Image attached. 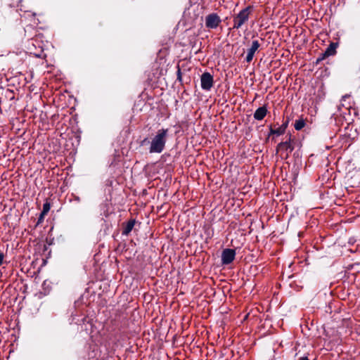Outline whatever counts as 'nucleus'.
<instances>
[{
  "label": "nucleus",
  "mask_w": 360,
  "mask_h": 360,
  "mask_svg": "<svg viewBox=\"0 0 360 360\" xmlns=\"http://www.w3.org/2000/svg\"><path fill=\"white\" fill-rule=\"evenodd\" d=\"M236 256V251L233 249H225L221 254V261L224 264L232 262Z\"/></svg>",
  "instance_id": "nucleus-3"
},
{
  "label": "nucleus",
  "mask_w": 360,
  "mask_h": 360,
  "mask_svg": "<svg viewBox=\"0 0 360 360\" xmlns=\"http://www.w3.org/2000/svg\"><path fill=\"white\" fill-rule=\"evenodd\" d=\"M294 149L293 146L291 144L290 137L288 141H285V142L280 143L277 146L278 150H286L287 153H290Z\"/></svg>",
  "instance_id": "nucleus-7"
},
{
  "label": "nucleus",
  "mask_w": 360,
  "mask_h": 360,
  "mask_svg": "<svg viewBox=\"0 0 360 360\" xmlns=\"http://www.w3.org/2000/svg\"><path fill=\"white\" fill-rule=\"evenodd\" d=\"M134 226V221H129L123 231V234L128 235L129 233V232L132 230Z\"/></svg>",
  "instance_id": "nucleus-9"
},
{
  "label": "nucleus",
  "mask_w": 360,
  "mask_h": 360,
  "mask_svg": "<svg viewBox=\"0 0 360 360\" xmlns=\"http://www.w3.org/2000/svg\"><path fill=\"white\" fill-rule=\"evenodd\" d=\"M266 114V109L264 107L259 108L254 114V117L256 120H262Z\"/></svg>",
  "instance_id": "nucleus-8"
},
{
  "label": "nucleus",
  "mask_w": 360,
  "mask_h": 360,
  "mask_svg": "<svg viewBox=\"0 0 360 360\" xmlns=\"http://www.w3.org/2000/svg\"><path fill=\"white\" fill-rule=\"evenodd\" d=\"M259 47V44L257 41H253L251 45V47L248 50V54L246 56V61L250 63L257 49Z\"/></svg>",
  "instance_id": "nucleus-6"
},
{
  "label": "nucleus",
  "mask_w": 360,
  "mask_h": 360,
  "mask_svg": "<svg viewBox=\"0 0 360 360\" xmlns=\"http://www.w3.org/2000/svg\"><path fill=\"white\" fill-rule=\"evenodd\" d=\"M219 17L214 13L210 14L206 17L205 24L209 28H216L220 22Z\"/></svg>",
  "instance_id": "nucleus-5"
},
{
  "label": "nucleus",
  "mask_w": 360,
  "mask_h": 360,
  "mask_svg": "<svg viewBox=\"0 0 360 360\" xmlns=\"http://www.w3.org/2000/svg\"><path fill=\"white\" fill-rule=\"evenodd\" d=\"M149 143V141L147 140V139H144L143 141H142V145H144L145 143Z\"/></svg>",
  "instance_id": "nucleus-15"
},
{
  "label": "nucleus",
  "mask_w": 360,
  "mask_h": 360,
  "mask_svg": "<svg viewBox=\"0 0 360 360\" xmlns=\"http://www.w3.org/2000/svg\"><path fill=\"white\" fill-rule=\"evenodd\" d=\"M250 15V10L248 8H246L242 10L235 18H234V29H238L245 22L248 21Z\"/></svg>",
  "instance_id": "nucleus-2"
},
{
  "label": "nucleus",
  "mask_w": 360,
  "mask_h": 360,
  "mask_svg": "<svg viewBox=\"0 0 360 360\" xmlns=\"http://www.w3.org/2000/svg\"><path fill=\"white\" fill-rule=\"evenodd\" d=\"M335 52V46L332 44L330 45V46L326 49V51L324 53L325 56H328L333 55Z\"/></svg>",
  "instance_id": "nucleus-10"
},
{
  "label": "nucleus",
  "mask_w": 360,
  "mask_h": 360,
  "mask_svg": "<svg viewBox=\"0 0 360 360\" xmlns=\"http://www.w3.org/2000/svg\"><path fill=\"white\" fill-rule=\"evenodd\" d=\"M299 360H309L307 357H302Z\"/></svg>",
  "instance_id": "nucleus-16"
},
{
  "label": "nucleus",
  "mask_w": 360,
  "mask_h": 360,
  "mask_svg": "<svg viewBox=\"0 0 360 360\" xmlns=\"http://www.w3.org/2000/svg\"><path fill=\"white\" fill-rule=\"evenodd\" d=\"M4 259V255L2 253H0V265L2 264Z\"/></svg>",
  "instance_id": "nucleus-14"
},
{
  "label": "nucleus",
  "mask_w": 360,
  "mask_h": 360,
  "mask_svg": "<svg viewBox=\"0 0 360 360\" xmlns=\"http://www.w3.org/2000/svg\"><path fill=\"white\" fill-rule=\"evenodd\" d=\"M167 129H160L158 131L155 136L153 139L150 153H161L165 147L167 139Z\"/></svg>",
  "instance_id": "nucleus-1"
},
{
  "label": "nucleus",
  "mask_w": 360,
  "mask_h": 360,
  "mask_svg": "<svg viewBox=\"0 0 360 360\" xmlns=\"http://www.w3.org/2000/svg\"><path fill=\"white\" fill-rule=\"evenodd\" d=\"M286 128V125H282L281 127H278L276 129H271V134H276L277 135H281L284 133L285 129Z\"/></svg>",
  "instance_id": "nucleus-11"
},
{
  "label": "nucleus",
  "mask_w": 360,
  "mask_h": 360,
  "mask_svg": "<svg viewBox=\"0 0 360 360\" xmlns=\"http://www.w3.org/2000/svg\"><path fill=\"white\" fill-rule=\"evenodd\" d=\"M50 210V205L49 203H45L44 205V207H43V210L41 213V215H40V217H39V219L41 220L44 215H46L47 214V212L49 211Z\"/></svg>",
  "instance_id": "nucleus-12"
},
{
  "label": "nucleus",
  "mask_w": 360,
  "mask_h": 360,
  "mask_svg": "<svg viewBox=\"0 0 360 360\" xmlns=\"http://www.w3.org/2000/svg\"><path fill=\"white\" fill-rule=\"evenodd\" d=\"M304 122L302 120H296L295 123V128L297 130H300L304 127Z\"/></svg>",
  "instance_id": "nucleus-13"
},
{
  "label": "nucleus",
  "mask_w": 360,
  "mask_h": 360,
  "mask_svg": "<svg viewBox=\"0 0 360 360\" xmlns=\"http://www.w3.org/2000/svg\"><path fill=\"white\" fill-rule=\"evenodd\" d=\"M213 77L208 73L205 72L201 76V86L203 89L209 90L212 86Z\"/></svg>",
  "instance_id": "nucleus-4"
}]
</instances>
